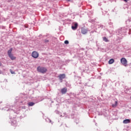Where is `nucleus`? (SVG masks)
<instances>
[{
  "label": "nucleus",
  "mask_w": 131,
  "mask_h": 131,
  "mask_svg": "<svg viewBox=\"0 0 131 131\" xmlns=\"http://www.w3.org/2000/svg\"><path fill=\"white\" fill-rule=\"evenodd\" d=\"M37 71L40 72V73H46L48 71L47 68L39 66L37 68Z\"/></svg>",
  "instance_id": "nucleus-1"
},
{
  "label": "nucleus",
  "mask_w": 131,
  "mask_h": 131,
  "mask_svg": "<svg viewBox=\"0 0 131 131\" xmlns=\"http://www.w3.org/2000/svg\"><path fill=\"white\" fill-rule=\"evenodd\" d=\"M12 51L13 48H10V50L8 51V55L9 58H10L11 60H16V57L14 56V55H13V54H12Z\"/></svg>",
  "instance_id": "nucleus-2"
},
{
  "label": "nucleus",
  "mask_w": 131,
  "mask_h": 131,
  "mask_svg": "<svg viewBox=\"0 0 131 131\" xmlns=\"http://www.w3.org/2000/svg\"><path fill=\"white\" fill-rule=\"evenodd\" d=\"M38 56H39V54H38V52L36 51H33L32 53V57L35 59H37V58H38Z\"/></svg>",
  "instance_id": "nucleus-3"
},
{
  "label": "nucleus",
  "mask_w": 131,
  "mask_h": 131,
  "mask_svg": "<svg viewBox=\"0 0 131 131\" xmlns=\"http://www.w3.org/2000/svg\"><path fill=\"white\" fill-rule=\"evenodd\" d=\"M121 62L124 66H126L127 65V60H126V59L125 58H122L121 59Z\"/></svg>",
  "instance_id": "nucleus-4"
},
{
  "label": "nucleus",
  "mask_w": 131,
  "mask_h": 131,
  "mask_svg": "<svg viewBox=\"0 0 131 131\" xmlns=\"http://www.w3.org/2000/svg\"><path fill=\"white\" fill-rule=\"evenodd\" d=\"M58 77L60 80H61V82H62V81L63 80V79H64V78L66 77V75L64 74H60L58 76Z\"/></svg>",
  "instance_id": "nucleus-5"
},
{
  "label": "nucleus",
  "mask_w": 131,
  "mask_h": 131,
  "mask_svg": "<svg viewBox=\"0 0 131 131\" xmlns=\"http://www.w3.org/2000/svg\"><path fill=\"white\" fill-rule=\"evenodd\" d=\"M78 27V24L77 23H75L73 26H72V29L73 30H76L77 29V27Z\"/></svg>",
  "instance_id": "nucleus-6"
},
{
  "label": "nucleus",
  "mask_w": 131,
  "mask_h": 131,
  "mask_svg": "<svg viewBox=\"0 0 131 131\" xmlns=\"http://www.w3.org/2000/svg\"><path fill=\"white\" fill-rule=\"evenodd\" d=\"M61 94H62V95L66 94V93H67V88H62L61 90Z\"/></svg>",
  "instance_id": "nucleus-7"
},
{
  "label": "nucleus",
  "mask_w": 131,
  "mask_h": 131,
  "mask_svg": "<svg viewBox=\"0 0 131 131\" xmlns=\"http://www.w3.org/2000/svg\"><path fill=\"white\" fill-rule=\"evenodd\" d=\"M81 33H82V34H85L88 33V30H86V29L82 28L81 29Z\"/></svg>",
  "instance_id": "nucleus-8"
},
{
  "label": "nucleus",
  "mask_w": 131,
  "mask_h": 131,
  "mask_svg": "<svg viewBox=\"0 0 131 131\" xmlns=\"http://www.w3.org/2000/svg\"><path fill=\"white\" fill-rule=\"evenodd\" d=\"M123 123H124L125 124H126L127 123H130V120L129 119L124 120L123 121Z\"/></svg>",
  "instance_id": "nucleus-9"
},
{
  "label": "nucleus",
  "mask_w": 131,
  "mask_h": 131,
  "mask_svg": "<svg viewBox=\"0 0 131 131\" xmlns=\"http://www.w3.org/2000/svg\"><path fill=\"white\" fill-rule=\"evenodd\" d=\"M114 62V59L112 58L108 61V64H113Z\"/></svg>",
  "instance_id": "nucleus-10"
},
{
  "label": "nucleus",
  "mask_w": 131,
  "mask_h": 131,
  "mask_svg": "<svg viewBox=\"0 0 131 131\" xmlns=\"http://www.w3.org/2000/svg\"><path fill=\"white\" fill-rule=\"evenodd\" d=\"M118 104V102H117V101H115V104H112V107H113V108H115L117 106V105Z\"/></svg>",
  "instance_id": "nucleus-11"
},
{
  "label": "nucleus",
  "mask_w": 131,
  "mask_h": 131,
  "mask_svg": "<svg viewBox=\"0 0 131 131\" xmlns=\"http://www.w3.org/2000/svg\"><path fill=\"white\" fill-rule=\"evenodd\" d=\"M34 102H30L28 103V106H33L34 105Z\"/></svg>",
  "instance_id": "nucleus-12"
},
{
  "label": "nucleus",
  "mask_w": 131,
  "mask_h": 131,
  "mask_svg": "<svg viewBox=\"0 0 131 131\" xmlns=\"http://www.w3.org/2000/svg\"><path fill=\"white\" fill-rule=\"evenodd\" d=\"M103 39L104 41H105V42H107V41H109L108 40V39H107V38L106 37H103Z\"/></svg>",
  "instance_id": "nucleus-13"
},
{
  "label": "nucleus",
  "mask_w": 131,
  "mask_h": 131,
  "mask_svg": "<svg viewBox=\"0 0 131 131\" xmlns=\"http://www.w3.org/2000/svg\"><path fill=\"white\" fill-rule=\"evenodd\" d=\"M64 43L65 45H68V43H69V41L68 40H65Z\"/></svg>",
  "instance_id": "nucleus-14"
},
{
  "label": "nucleus",
  "mask_w": 131,
  "mask_h": 131,
  "mask_svg": "<svg viewBox=\"0 0 131 131\" xmlns=\"http://www.w3.org/2000/svg\"><path fill=\"white\" fill-rule=\"evenodd\" d=\"M10 72H11V74H15V72L12 71V70H10Z\"/></svg>",
  "instance_id": "nucleus-15"
},
{
  "label": "nucleus",
  "mask_w": 131,
  "mask_h": 131,
  "mask_svg": "<svg viewBox=\"0 0 131 131\" xmlns=\"http://www.w3.org/2000/svg\"><path fill=\"white\" fill-rule=\"evenodd\" d=\"M3 66V63L0 62V67Z\"/></svg>",
  "instance_id": "nucleus-16"
},
{
  "label": "nucleus",
  "mask_w": 131,
  "mask_h": 131,
  "mask_svg": "<svg viewBox=\"0 0 131 131\" xmlns=\"http://www.w3.org/2000/svg\"><path fill=\"white\" fill-rule=\"evenodd\" d=\"M124 2H125V3H127V0H124Z\"/></svg>",
  "instance_id": "nucleus-17"
},
{
  "label": "nucleus",
  "mask_w": 131,
  "mask_h": 131,
  "mask_svg": "<svg viewBox=\"0 0 131 131\" xmlns=\"http://www.w3.org/2000/svg\"><path fill=\"white\" fill-rule=\"evenodd\" d=\"M46 42H49V40H46Z\"/></svg>",
  "instance_id": "nucleus-18"
}]
</instances>
